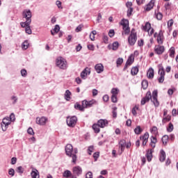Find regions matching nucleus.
Listing matches in <instances>:
<instances>
[{
	"label": "nucleus",
	"instance_id": "obj_13",
	"mask_svg": "<svg viewBox=\"0 0 178 178\" xmlns=\"http://www.w3.org/2000/svg\"><path fill=\"white\" fill-rule=\"evenodd\" d=\"M140 140H142V145L145 146L147 145V143H148V138H149V134L148 132H146L144 134L143 136L140 137Z\"/></svg>",
	"mask_w": 178,
	"mask_h": 178
},
{
	"label": "nucleus",
	"instance_id": "obj_10",
	"mask_svg": "<svg viewBox=\"0 0 178 178\" xmlns=\"http://www.w3.org/2000/svg\"><path fill=\"white\" fill-rule=\"evenodd\" d=\"M154 52L157 55H162V54H163V52H165V47L161 46L160 44L156 45L154 47Z\"/></svg>",
	"mask_w": 178,
	"mask_h": 178
},
{
	"label": "nucleus",
	"instance_id": "obj_63",
	"mask_svg": "<svg viewBox=\"0 0 178 178\" xmlns=\"http://www.w3.org/2000/svg\"><path fill=\"white\" fill-rule=\"evenodd\" d=\"M86 178H92V172H88L86 175Z\"/></svg>",
	"mask_w": 178,
	"mask_h": 178
},
{
	"label": "nucleus",
	"instance_id": "obj_41",
	"mask_svg": "<svg viewBox=\"0 0 178 178\" xmlns=\"http://www.w3.org/2000/svg\"><path fill=\"white\" fill-rule=\"evenodd\" d=\"M173 124H172V122H170L168 124V127L167 128V131H168V133H172V131H173Z\"/></svg>",
	"mask_w": 178,
	"mask_h": 178
},
{
	"label": "nucleus",
	"instance_id": "obj_1",
	"mask_svg": "<svg viewBox=\"0 0 178 178\" xmlns=\"http://www.w3.org/2000/svg\"><path fill=\"white\" fill-rule=\"evenodd\" d=\"M22 16L24 19H26V22H21V27L25 29V33L26 34H31L33 31H31V28H30V24H31V10H24L22 13Z\"/></svg>",
	"mask_w": 178,
	"mask_h": 178
},
{
	"label": "nucleus",
	"instance_id": "obj_20",
	"mask_svg": "<svg viewBox=\"0 0 178 178\" xmlns=\"http://www.w3.org/2000/svg\"><path fill=\"white\" fill-rule=\"evenodd\" d=\"M154 68L153 67H149L148 71H147V79H149L150 80H152V79H154Z\"/></svg>",
	"mask_w": 178,
	"mask_h": 178
},
{
	"label": "nucleus",
	"instance_id": "obj_29",
	"mask_svg": "<svg viewBox=\"0 0 178 178\" xmlns=\"http://www.w3.org/2000/svg\"><path fill=\"white\" fill-rule=\"evenodd\" d=\"M172 120V116L168 115L167 116H165L162 120L163 124H165V123H168V122H170Z\"/></svg>",
	"mask_w": 178,
	"mask_h": 178
},
{
	"label": "nucleus",
	"instance_id": "obj_15",
	"mask_svg": "<svg viewBox=\"0 0 178 178\" xmlns=\"http://www.w3.org/2000/svg\"><path fill=\"white\" fill-rule=\"evenodd\" d=\"M91 73V71H90V68L86 67L85 68L81 73V77L83 80H86L87 79V76H88Z\"/></svg>",
	"mask_w": 178,
	"mask_h": 178
},
{
	"label": "nucleus",
	"instance_id": "obj_11",
	"mask_svg": "<svg viewBox=\"0 0 178 178\" xmlns=\"http://www.w3.org/2000/svg\"><path fill=\"white\" fill-rule=\"evenodd\" d=\"M96 103L97 102L95 100H90L89 102L87 100H83L82 101V106H83V108H91V106Z\"/></svg>",
	"mask_w": 178,
	"mask_h": 178
},
{
	"label": "nucleus",
	"instance_id": "obj_49",
	"mask_svg": "<svg viewBox=\"0 0 178 178\" xmlns=\"http://www.w3.org/2000/svg\"><path fill=\"white\" fill-rule=\"evenodd\" d=\"M170 5H172V3L169 2L165 3L164 8L165 10H169V9H170Z\"/></svg>",
	"mask_w": 178,
	"mask_h": 178
},
{
	"label": "nucleus",
	"instance_id": "obj_34",
	"mask_svg": "<svg viewBox=\"0 0 178 178\" xmlns=\"http://www.w3.org/2000/svg\"><path fill=\"white\" fill-rule=\"evenodd\" d=\"M142 88L143 90H147L148 88V81L144 79L142 81Z\"/></svg>",
	"mask_w": 178,
	"mask_h": 178
},
{
	"label": "nucleus",
	"instance_id": "obj_19",
	"mask_svg": "<svg viewBox=\"0 0 178 178\" xmlns=\"http://www.w3.org/2000/svg\"><path fill=\"white\" fill-rule=\"evenodd\" d=\"M154 152V149L147 150L146 158L148 162H151L152 161V153Z\"/></svg>",
	"mask_w": 178,
	"mask_h": 178
},
{
	"label": "nucleus",
	"instance_id": "obj_12",
	"mask_svg": "<svg viewBox=\"0 0 178 178\" xmlns=\"http://www.w3.org/2000/svg\"><path fill=\"white\" fill-rule=\"evenodd\" d=\"M47 120H48V118L46 117L36 118V123L37 124H40V126H45Z\"/></svg>",
	"mask_w": 178,
	"mask_h": 178
},
{
	"label": "nucleus",
	"instance_id": "obj_56",
	"mask_svg": "<svg viewBox=\"0 0 178 178\" xmlns=\"http://www.w3.org/2000/svg\"><path fill=\"white\" fill-rule=\"evenodd\" d=\"M116 63L118 65H122V63H123V58H118Z\"/></svg>",
	"mask_w": 178,
	"mask_h": 178
},
{
	"label": "nucleus",
	"instance_id": "obj_60",
	"mask_svg": "<svg viewBox=\"0 0 178 178\" xmlns=\"http://www.w3.org/2000/svg\"><path fill=\"white\" fill-rule=\"evenodd\" d=\"M173 23H174V21L173 19H170L168 22V29L172 27V26H173Z\"/></svg>",
	"mask_w": 178,
	"mask_h": 178
},
{
	"label": "nucleus",
	"instance_id": "obj_26",
	"mask_svg": "<svg viewBox=\"0 0 178 178\" xmlns=\"http://www.w3.org/2000/svg\"><path fill=\"white\" fill-rule=\"evenodd\" d=\"M119 149L121 150L120 154L124 151V147H126V141L124 140H120L119 143Z\"/></svg>",
	"mask_w": 178,
	"mask_h": 178
},
{
	"label": "nucleus",
	"instance_id": "obj_6",
	"mask_svg": "<svg viewBox=\"0 0 178 178\" xmlns=\"http://www.w3.org/2000/svg\"><path fill=\"white\" fill-rule=\"evenodd\" d=\"M137 42V33L136 32V29H132L131 31V33L128 37V42L129 44L133 47L134 44Z\"/></svg>",
	"mask_w": 178,
	"mask_h": 178
},
{
	"label": "nucleus",
	"instance_id": "obj_31",
	"mask_svg": "<svg viewBox=\"0 0 178 178\" xmlns=\"http://www.w3.org/2000/svg\"><path fill=\"white\" fill-rule=\"evenodd\" d=\"M63 177L69 178L72 176V172H70V170H66L63 173Z\"/></svg>",
	"mask_w": 178,
	"mask_h": 178
},
{
	"label": "nucleus",
	"instance_id": "obj_28",
	"mask_svg": "<svg viewBox=\"0 0 178 178\" xmlns=\"http://www.w3.org/2000/svg\"><path fill=\"white\" fill-rule=\"evenodd\" d=\"M59 30H60V27L59 26V25H56L54 31H51V35H55V34L59 33Z\"/></svg>",
	"mask_w": 178,
	"mask_h": 178
},
{
	"label": "nucleus",
	"instance_id": "obj_59",
	"mask_svg": "<svg viewBox=\"0 0 178 178\" xmlns=\"http://www.w3.org/2000/svg\"><path fill=\"white\" fill-rule=\"evenodd\" d=\"M103 41L105 42V44H108V38L105 34L103 35Z\"/></svg>",
	"mask_w": 178,
	"mask_h": 178
},
{
	"label": "nucleus",
	"instance_id": "obj_52",
	"mask_svg": "<svg viewBox=\"0 0 178 178\" xmlns=\"http://www.w3.org/2000/svg\"><path fill=\"white\" fill-rule=\"evenodd\" d=\"M17 172L18 173H23V172H24V169L22 166H19L18 168H17Z\"/></svg>",
	"mask_w": 178,
	"mask_h": 178
},
{
	"label": "nucleus",
	"instance_id": "obj_58",
	"mask_svg": "<svg viewBox=\"0 0 178 178\" xmlns=\"http://www.w3.org/2000/svg\"><path fill=\"white\" fill-rule=\"evenodd\" d=\"M81 29H83V25L78 26L75 29L76 33H80V31H81Z\"/></svg>",
	"mask_w": 178,
	"mask_h": 178
},
{
	"label": "nucleus",
	"instance_id": "obj_54",
	"mask_svg": "<svg viewBox=\"0 0 178 178\" xmlns=\"http://www.w3.org/2000/svg\"><path fill=\"white\" fill-rule=\"evenodd\" d=\"M150 140H151V142L150 143H156L158 142L157 139H156V137L152 136H151L150 138Z\"/></svg>",
	"mask_w": 178,
	"mask_h": 178
},
{
	"label": "nucleus",
	"instance_id": "obj_24",
	"mask_svg": "<svg viewBox=\"0 0 178 178\" xmlns=\"http://www.w3.org/2000/svg\"><path fill=\"white\" fill-rule=\"evenodd\" d=\"M134 63V54H131L129 56L126 63H127V65H129L131 66V65H133Z\"/></svg>",
	"mask_w": 178,
	"mask_h": 178
},
{
	"label": "nucleus",
	"instance_id": "obj_38",
	"mask_svg": "<svg viewBox=\"0 0 178 178\" xmlns=\"http://www.w3.org/2000/svg\"><path fill=\"white\" fill-rule=\"evenodd\" d=\"M155 15H156V18L157 19V20H162V19L163 17V15H162V13L161 12H158L156 13V11H155Z\"/></svg>",
	"mask_w": 178,
	"mask_h": 178
},
{
	"label": "nucleus",
	"instance_id": "obj_46",
	"mask_svg": "<svg viewBox=\"0 0 178 178\" xmlns=\"http://www.w3.org/2000/svg\"><path fill=\"white\" fill-rule=\"evenodd\" d=\"M8 175L13 177V176H15V170L13 168H10L8 170Z\"/></svg>",
	"mask_w": 178,
	"mask_h": 178
},
{
	"label": "nucleus",
	"instance_id": "obj_23",
	"mask_svg": "<svg viewBox=\"0 0 178 178\" xmlns=\"http://www.w3.org/2000/svg\"><path fill=\"white\" fill-rule=\"evenodd\" d=\"M72 95V92L70 90H67L64 94V98L66 101H70L72 99V97H70Z\"/></svg>",
	"mask_w": 178,
	"mask_h": 178
},
{
	"label": "nucleus",
	"instance_id": "obj_9",
	"mask_svg": "<svg viewBox=\"0 0 178 178\" xmlns=\"http://www.w3.org/2000/svg\"><path fill=\"white\" fill-rule=\"evenodd\" d=\"M159 74L160 77L158 78V81L159 83L162 84V83L165 81V70L163 69V67L159 68Z\"/></svg>",
	"mask_w": 178,
	"mask_h": 178
},
{
	"label": "nucleus",
	"instance_id": "obj_33",
	"mask_svg": "<svg viewBox=\"0 0 178 178\" xmlns=\"http://www.w3.org/2000/svg\"><path fill=\"white\" fill-rule=\"evenodd\" d=\"M99 127H100L98 124H94L92 125V129H93L95 133L98 134V133H99V131H101V130L99 129Z\"/></svg>",
	"mask_w": 178,
	"mask_h": 178
},
{
	"label": "nucleus",
	"instance_id": "obj_14",
	"mask_svg": "<svg viewBox=\"0 0 178 178\" xmlns=\"http://www.w3.org/2000/svg\"><path fill=\"white\" fill-rule=\"evenodd\" d=\"M72 170L74 176H80V175L83 173V169H81V167L80 166L74 167Z\"/></svg>",
	"mask_w": 178,
	"mask_h": 178
},
{
	"label": "nucleus",
	"instance_id": "obj_35",
	"mask_svg": "<svg viewBox=\"0 0 178 178\" xmlns=\"http://www.w3.org/2000/svg\"><path fill=\"white\" fill-rule=\"evenodd\" d=\"M169 52H170L169 56L170 58H175V51L174 47H170V49H169Z\"/></svg>",
	"mask_w": 178,
	"mask_h": 178
},
{
	"label": "nucleus",
	"instance_id": "obj_48",
	"mask_svg": "<svg viewBox=\"0 0 178 178\" xmlns=\"http://www.w3.org/2000/svg\"><path fill=\"white\" fill-rule=\"evenodd\" d=\"M111 101L114 104H116V102H118V96L112 95V96H111Z\"/></svg>",
	"mask_w": 178,
	"mask_h": 178
},
{
	"label": "nucleus",
	"instance_id": "obj_57",
	"mask_svg": "<svg viewBox=\"0 0 178 178\" xmlns=\"http://www.w3.org/2000/svg\"><path fill=\"white\" fill-rule=\"evenodd\" d=\"M21 74L23 77H26V76H27V71L24 69L22 70Z\"/></svg>",
	"mask_w": 178,
	"mask_h": 178
},
{
	"label": "nucleus",
	"instance_id": "obj_44",
	"mask_svg": "<svg viewBox=\"0 0 178 178\" xmlns=\"http://www.w3.org/2000/svg\"><path fill=\"white\" fill-rule=\"evenodd\" d=\"M94 152V146H90L88 149V154L89 155H91Z\"/></svg>",
	"mask_w": 178,
	"mask_h": 178
},
{
	"label": "nucleus",
	"instance_id": "obj_3",
	"mask_svg": "<svg viewBox=\"0 0 178 178\" xmlns=\"http://www.w3.org/2000/svg\"><path fill=\"white\" fill-rule=\"evenodd\" d=\"M144 98L147 99V101L151 99L152 102L154 104L156 108L159 106V102H158V90H154L152 92V95H151V91H148Z\"/></svg>",
	"mask_w": 178,
	"mask_h": 178
},
{
	"label": "nucleus",
	"instance_id": "obj_43",
	"mask_svg": "<svg viewBox=\"0 0 178 178\" xmlns=\"http://www.w3.org/2000/svg\"><path fill=\"white\" fill-rule=\"evenodd\" d=\"M113 48L112 49L113 51H116L119 48V42H114L112 45Z\"/></svg>",
	"mask_w": 178,
	"mask_h": 178
},
{
	"label": "nucleus",
	"instance_id": "obj_27",
	"mask_svg": "<svg viewBox=\"0 0 178 178\" xmlns=\"http://www.w3.org/2000/svg\"><path fill=\"white\" fill-rule=\"evenodd\" d=\"M142 29L143 31H149V30H151V24L149 22H146L145 26H143Z\"/></svg>",
	"mask_w": 178,
	"mask_h": 178
},
{
	"label": "nucleus",
	"instance_id": "obj_8",
	"mask_svg": "<svg viewBox=\"0 0 178 178\" xmlns=\"http://www.w3.org/2000/svg\"><path fill=\"white\" fill-rule=\"evenodd\" d=\"M122 26V29L124 31V34L127 35L130 33V28L129 27V21L128 20H122L121 22Z\"/></svg>",
	"mask_w": 178,
	"mask_h": 178
},
{
	"label": "nucleus",
	"instance_id": "obj_2",
	"mask_svg": "<svg viewBox=\"0 0 178 178\" xmlns=\"http://www.w3.org/2000/svg\"><path fill=\"white\" fill-rule=\"evenodd\" d=\"M79 151L77 148L73 149V145L71 144H67L65 146V154L67 156H70V158H72V163H76L77 161V155H76Z\"/></svg>",
	"mask_w": 178,
	"mask_h": 178
},
{
	"label": "nucleus",
	"instance_id": "obj_18",
	"mask_svg": "<svg viewBox=\"0 0 178 178\" xmlns=\"http://www.w3.org/2000/svg\"><path fill=\"white\" fill-rule=\"evenodd\" d=\"M157 42L159 45L163 44V33H162V31H160L157 35Z\"/></svg>",
	"mask_w": 178,
	"mask_h": 178
},
{
	"label": "nucleus",
	"instance_id": "obj_25",
	"mask_svg": "<svg viewBox=\"0 0 178 178\" xmlns=\"http://www.w3.org/2000/svg\"><path fill=\"white\" fill-rule=\"evenodd\" d=\"M159 159L161 162H164V161L166 159V153L163 149L161 150L160 152V157Z\"/></svg>",
	"mask_w": 178,
	"mask_h": 178
},
{
	"label": "nucleus",
	"instance_id": "obj_50",
	"mask_svg": "<svg viewBox=\"0 0 178 178\" xmlns=\"http://www.w3.org/2000/svg\"><path fill=\"white\" fill-rule=\"evenodd\" d=\"M138 109V107L135 106L132 108V114L134 115V116H136L137 115V111Z\"/></svg>",
	"mask_w": 178,
	"mask_h": 178
},
{
	"label": "nucleus",
	"instance_id": "obj_32",
	"mask_svg": "<svg viewBox=\"0 0 178 178\" xmlns=\"http://www.w3.org/2000/svg\"><path fill=\"white\" fill-rule=\"evenodd\" d=\"M138 73V67H133L131 70V74L132 76H136Z\"/></svg>",
	"mask_w": 178,
	"mask_h": 178
},
{
	"label": "nucleus",
	"instance_id": "obj_21",
	"mask_svg": "<svg viewBox=\"0 0 178 178\" xmlns=\"http://www.w3.org/2000/svg\"><path fill=\"white\" fill-rule=\"evenodd\" d=\"M97 124L102 128L104 129V127H106L108 124V120H99L97 122Z\"/></svg>",
	"mask_w": 178,
	"mask_h": 178
},
{
	"label": "nucleus",
	"instance_id": "obj_4",
	"mask_svg": "<svg viewBox=\"0 0 178 178\" xmlns=\"http://www.w3.org/2000/svg\"><path fill=\"white\" fill-rule=\"evenodd\" d=\"M16 120V117H15V113H12L9 117H5L3 119L1 124V129L3 131H6L9 124L12 123V122H15Z\"/></svg>",
	"mask_w": 178,
	"mask_h": 178
},
{
	"label": "nucleus",
	"instance_id": "obj_53",
	"mask_svg": "<svg viewBox=\"0 0 178 178\" xmlns=\"http://www.w3.org/2000/svg\"><path fill=\"white\" fill-rule=\"evenodd\" d=\"M28 134H30L31 136H33L34 134V130H33V128L29 127L27 130Z\"/></svg>",
	"mask_w": 178,
	"mask_h": 178
},
{
	"label": "nucleus",
	"instance_id": "obj_40",
	"mask_svg": "<svg viewBox=\"0 0 178 178\" xmlns=\"http://www.w3.org/2000/svg\"><path fill=\"white\" fill-rule=\"evenodd\" d=\"M134 131L136 134H141L143 132V129H141V127L138 126L136 128L134 129Z\"/></svg>",
	"mask_w": 178,
	"mask_h": 178
},
{
	"label": "nucleus",
	"instance_id": "obj_51",
	"mask_svg": "<svg viewBox=\"0 0 178 178\" xmlns=\"http://www.w3.org/2000/svg\"><path fill=\"white\" fill-rule=\"evenodd\" d=\"M133 13V8L130 7L127 10V16L130 17L131 16V13Z\"/></svg>",
	"mask_w": 178,
	"mask_h": 178
},
{
	"label": "nucleus",
	"instance_id": "obj_45",
	"mask_svg": "<svg viewBox=\"0 0 178 178\" xmlns=\"http://www.w3.org/2000/svg\"><path fill=\"white\" fill-rule=\"evenodd\" d=\"M93 158H94L95 161H97L98 158H99V152H95L93 154Z\"/></svg>",
	"mask_w": 178,
	"mask_h": 178
},
{
	"label": "nucleus",
	"instance_id": "obj_62",
	"mask_svg": "<svg viewBox=\"0 0 178 178\" xmlns=\"http://www.w3.org/2000/svg\"><path fill=\"white\" fill-rule=\"evenodd\" d=\"M11 99L13 101V104H15L16 102H17V97L16 96H12Z\"/></svg>",
	"mask_w": 178,
	"mask_h": 178
},
{
	"label": "nucleus",
	"instance_id": "obj_42",
	"mask_svg": "<svg viewBox=\"0 0 178 178\" xmlns=\"http://www.w3.org/2000/svg\"><path fill=\"white\" fill-rule=\"evenodd\" d=\"M22 49H27L29 48V41L25 40L22 44Z\"/></svg>",
	"mask_w": 178,
	"mask_h": 178
},
{
	"label": "nucleus",
	"instance_id": "obj_5",
	"mask_svg": "<svg viewBox=\"0 0 178 178\" xmlns=\"http://www.w3.org/2000/svg\"><path fill=\"white\" fill-rule=\"evenodd\" d=\"M56 66L59 69L65 70V69H67V61L63 57L59 56L56 59Z\"/></svg>",
	"mask_w": 178,
	"mask_h": 178
},
{
	"label": "nucleus",
	"instance_id": "obj_55",
	"mask_svg": "<svg viewBox=\"0 0 178 178\" xmlns=\"http://www.w3.org/2000/svg\"><path fill=\"white\" fill-rule=\"evenodd\" d=\"M108 35H109V37H111V38H112V37H113V35H115V30L111 29L108 32Z\"/></svg>",
	"mask_w": 178,
	"mask_h": 178
},
{
	"label": "nucleus",
	"instance_id": "obj_64",
	"mask_svg": "<svg viewBox=\"0 0 178 178\" xmlns=\"http://www.w3.org/2000/svg\"><path fill=\"white\" fill-rule=\"evenodd\" d=\"M82 48H83V47H81V44H79L76 47V50L77 52H79V51H81V49H82Z\"/></svg>",
	"mask_w": 178,
	"mask_h": 178
},
{
	"label": "nucleus",
	"instance_id": "obj_30",
	"mask_svg": "<svg viewBox=\"0 0 178 178\" xmlns=\"http://www.w3.org/2000/svg\"><path fill=\"white\" fill-rule=\"evenodd\" d=\"M74 108L76 109L77 111H84V108L86 107H83V106H81V105H80V104H79L78 102H76L75 104H74Z\"/></svg>",
	"mask_w": 178,
	"mask_h": 178
},
{
	"label": "nucleus",
	"instance_id": "obj_36",
	"mask_svg": "<svg viewBox=\"0 0 178 178\" xmlns=\"http://www.w3.org/2000/svg\"><path fill=\"white\" fill-rule=\"evenodd\" d=\"M163 144L166 145L168 144V141H169V136L168 135H164L162 138Z\"/></svg>",
	"mask_w": 178,
	"mask_h": 178
},
{
	"label": "nucleus",
	"instance_id": "obj_61",
	"mask_svg": "<svg viewBox=\"0 0 178 178\" xmlns=\"http://www.w3.org/2000/svg\"><path fill=\"white\" fill-rule=\"evenodd\" d=\"M16 162H17V159L16 157H13L11 159V165H16Z\"/></svg>",
	"mask_w": 178,
	"mask_h": 178
},
{
	"label": "nucleus",
	"instance_id": "obj_39",
	"mask_svg": "<svg viewBox=\"0 0 178 178\" xmlns=\"http://www.w3.org/2000/svg\"><path fill=\"white\" fill-rule=\"evenodd\" d=\"M111 94L112 95H116L119 94V89L118 88H114L111 90Z\"/></svg>",
	"mask_w": 178,
	"mask_h": 178
},
{
	"label": "nucleus",
	"instance_id": "obj_17",
	"mask_svg": "<svg viewBox=\"0 0 178 178\" xmlns=\"http://www.w3.org/2000/svg\"><path fill=\"white\" fill-rule=\"evenodd\" d=\"M95 70L98 74L104 72V65L102 63H98L95 65Z\"/></svg>",
	"mask_w": 178,
	"mask_h": 178
},
{
	"label": "nucleus",
	"instance_id": "obj_37",
	"mask_svg": "<svg viewBox=\"0 0 178 178\" xmlns=\"http://www.w3.org/2000/svg\"><path fill=\"white\" fill-rule=\"evenodd\" d=\"M95 35H97V31H92L90 33L89 37H90L91 41H94L95 40Z\"/></svg>",
	"mask_w": 178,
	"mask_h": 178
},
{
	"label": "nucleus",
	"instance_id": "obj_47",
	"mask_svg": "<svg viewBox=\"0 0 178 178\" xmlns=\"http://www.w3.org/2000/svg\"><path fill=\"white\" fill-rule=\"evenodd\" d=\"M147 102H149V100H147V99H145V97H143V98H142V99L140 101V104L145 105V104H147Z\"/></svg>",
	"mask_w": 178,
	"mask_h": 178
},
{
	"label": "nucleus",
	"instance_id": "obj_7",
	"mask_svg": "<svg viewBox=\"0 0 178 178\" xmlns=\"http://www.w3.org/2000/svg\"><path fill=\"white\" fill-rule=\"evenodd\" d=\"M66 122L68 127H75L77 124V117L76 115L67 117Z\"/></svg>",
	"mask_w": 178,
	"mask_h": 178
},
{
	"label": "nucleus",
	"instance_id": "obj_16",
	"mask_svg": "<svg viewBox=\"0 0 178 178\" xmlns=\"http://www.w3.org/2000/svg\"><path fill=\"white\" fill-rule=\"evenodd\" d=\"M155 5V0H151L148 4L146 5V6L145 7V10H146V12H149V10H152V9L154 8V6Z\"/></svg>",
	"mask_w": 178,
	"mask_h": 178
},
{
	"label": "nucleus",
	"instance_id": "obj_22",
	"mask_svg": "<svg viewBox=\"0 0 178 178\" xmlns=\"http://www.w3.org/2000/svg\"><path fill=\"white\" fill-rule=\"evenodd\" d=\"M31 176L32 178H40V172L34 168L31 172Z\"/></svg>",
	"mask_w": 178,
	"mask_h": 178
}]
</instances>
